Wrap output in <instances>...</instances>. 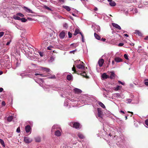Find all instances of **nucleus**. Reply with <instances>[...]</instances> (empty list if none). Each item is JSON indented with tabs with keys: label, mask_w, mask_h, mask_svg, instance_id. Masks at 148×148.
<instances>
[{
	"label": "nucleus",
	"mask_w": 148,
	"mask_h": 148,
	"mask_svg": "<svg viewBox=\"0 0 148 148\" xmlns=\"http://www.w3.org/2000/svg\"><path fill=\"white\" fill-rule=\"evenodd\" d=\"M70 125L75 129H79L81 127V126L79 123L78 122H71L70 124Z\"/></svg>",
	"instance_id": "1"
},
{
	"label": "nucleus",
	"mask_w": 148,
	"mask_h": 148,
	"mask_svg": "<svg viewBox=\"0 0 148 148\" xmlns=\"http://www.w3.org/2000/svg\"><path fill=\"white\" fill-rule=\"evenodd\" d=\"M84 65L85 64H84L82 62H81L80 64L77 65L76 66V67L78 69L83 70H84L85 68Z\"/></svg>",
	"instance_id": "2"
},
{
	"label": "nucleus",
	"mask_w": 148,
	"mask_h": 148,
	"mask_svg": "<svg viewBox=\"0 0 148 148\" xmlns=\"http://www.w3.org/2000/svg\"><path fill=\"white\" fill-rule=\"evenodd\" d=\"M32 141V139L28 137L25 136L24 137V141L26 143L29 144Z\"/></svg>",
	"instance_id": "3"
},
{
	"label": "nucleus",
	"mask_w": 148,
	"mask_h": 148,
	"mask_svg": "<svg viewBox=\"0 0 148 148\" xmlns=\"http://www.w3.org/2000/svg\"><path fill=\"white\" fill-rule=\"evenodd\" d=\"M98 112V115L99 117H101L102 115L103 114V112L101 110V108H97Z\"/></svg>",
	"instance_id": "4"
},
{
	"label": "nucleus",
	"mask_w": 148,
	"mask_h": 148,
	"mask_svg": "<svg viewBox=\"0 0 148 148\" xmlns=\"http://www.w3.org/2000/svg\"><path fill=\"white\" fill-rule=\"evenodd\" d=\"M23 8L27 12L31 13L32 14L34 13V12L32 10L24 6Z\"/></svg>",
	"instance_id": "5"
},
{
	"label": "nucleus",
	"mask_w": 148,
	"mask_h": 148,
	"mask_svg": "<svg viewBox=\"0 0 148 148\" xmlns=\"http://www.w3.org/2000/svg\"><path fill=\"white\" fill-rule=\"evenodd\" d=\"M111 73L110 76L109 77V78L111 79H114L116 77V75L113 71H111L110 72Z\"/></svg>",
	"instance_id": "6"
},
{
	"label": "nucleus",
	"mask_w": 148,
	"mask_h": 148,
	"mask_svg": "<svg viewBox=\"0 0 148 148\" xmlns=\"http://www.w3.org/2000/svg\"><path fill=\"white\" fill-rule=\"evenodd\" d=\"M104 62V60L103 59H99L98 61L99 65L100 67H101Z\"/></svg>",
	"instance_id": "7"
},
{
	"label": "nucleus",
	"mask_w": 148,
	"mask_h": 148,
	"mask_svg": "<svg viewBox=\"0 0 148 148\" xmlns=\"http://www.w3.org/2000/svg\"><path fill=\"white\" fill-rule=\"evenodd\" d=\"M112 25L113 27L117 29H118L119 30H121V27H120V26L117 24L114 23H112Z\"/></svg>",
	"instance_id": "8"
},
{
	"label": "nucleus",
	"mask_w": 148,
	"mask_h": 148,
	"mask_svg": "<svg viewBox=\"0 0 148 148\" xmlns=\"http://www.w3.org/2000/svg\"><path fill=\"white\" fill-rule=\"evenodd\" d=\"M74 91L75 93L79 94L82 93V91L78 88H75L74 89Z\"/></svg>",
	"instance_id": "9"
},
{
	"label": "nucleus",
	"mask_w": 148,
	"mask_h": 148,
	"mask_svg": "<svg viewBox=\"0 0 148 148\" xmlns=\"http://www.w3.org/2000/svg\"><path fill=\"white\" fill-rule=\"evenodd\" d=\"M114 60L117 62H123V60L119 57L115 58Z\"/></svg>",
	"instance_id": "10"
},
{
	"label": "nucleus",
	"mask_w": 148,
	"mask_h": 148,
	"mask_svg": "<svg viewBox=\"0 0 148 148\" xmlns=\"http://www.w3.org/2000/svg\"><path fill=\"white\" fill-rule=\"evenodd\" d=\"M25 130L27 133L30 132L31 130V127L29 125H27L25 127Z\"/></svg>",
	"instance_id": "11"
},
{
	"label": "nucleus",
	"mask_w": 148,
	"mask_h": 148,
	"mask_svg": "<svg viewBox=\"0 0 148 148\" xmlns=\"http://www.w3.org/2000/svg\"><path fill=\"white\" fill-rule=\"evenodd\" d=\"M65 32L62 31L60 34L59 36L61 38H63L65 36Z\"/></svg>",
	"instance_id": "12"
},
{
	"label": "nucleus",
	"mask_w": 148,
	"mask_h": 148,
	"mask_svg": "<svg viewBox=\"0 0 148 148\" xmlns=\"http://www.w3.org/2000/svg\"><path fill=\"white\" fill-rule=\"evenodd\" d=\"M101 77L103 79H106L109 78V76L106 75L105 73H103L102 74Z\"/></svg>",
	"instance_id": "13"
},
{
	"label": "nucleus",
	"mask_w": 148,
	"mask_h": 148,
	"mask_svg": "<svg viewBox=\"0 0 148 148\" xmlns=\"http://www.w3.org/2000/svg\"><path fill=\"white\" fill-rule=\"evenodd\" d=\"M79 75H80L81 76H82L84 77H85L86 78H88V77L86 75V74L85 71L83 72V73H80Z\"/></svg>",
	"instance_id": "14"
},
{
	"label": "nucleus",
	"mask_w": 148,
	"mask_h": 148,
	"mask_svg": "<svg viewBox=\"0 0 148 148\" xmlns=\"http://www.w3.org/2000/svg\"><path fill=\"white\" fill-rule=\"evenodd\" d=\"M55 134L56 136H61V133L59 130H58L55 132Z\"/></svg>",
	"instance_id": "15"
},
{
	"label": "nucleus",
	"mask_w": 148,
	"mask_h": 148,
	"mask_svg": "<svg viewBox=\"0 0 148 148\" xmlns=\"http://www.w3.org/2000/svg\"><path fill=\"white\" fill-rule=\"evenodd\" d=\"M72 70L74 71V73H76L78 75H79L80 74L79 73V72H78V70L77 71L76 70L75 67L74 66H73V67L72 68Z\"/></svg>",
	"instance_id": "16"
},
{
	"label": "nucleus",
	"mask_w": 148,
	"mask_h": 148,
	"mask_svg": "<svg viewBox=\"0 0 148 148\" xmlns=\"http://www.w3.org/2000/svg\"><path fill=\"white\" fill-rule=\"evenodd\" d=\"M13 18L14 19L16 20H20L21 19V18L16 15H14L13 16Z\"/></svg>",
	"instance_id": "17"
},
{
	"label": "nucleus",
	"mask_w": 148,
	"mask_h": 148,
	"mask_svg": "<svg viewBox=\"0 0 148 148\" xmlns=\"http://www.w3.org/2000/svg\"><path fill=\"white\" fill-rule=\"evenodd\" d=\"M94 36L95 38L98 40H100L101 39V37L99 36L96 33H94Z\"/></svg>",
	"instance_id": "18"
},
{
	"label": "nucleus",
	"mask_w": 148,
	"mask_h": 148,
	"mask_svg": "<svg viewBox=\"0 0 148 148\" xmlns=\"http://www.w3.org/2000/svg\"><path fill=\"white\" fill-rule=\"evenodd\" d=\"M98 104L100 106L103 108H105L106 107L105 105L102 102L100 101H99L98 102Z\"/></svg>",
	"instance_id": "19"
},
{
	"label": "nucleus",
	"mask_w": 148,
	"mask_h": 148,
	"mask_svg": "<svg viewBox=\"0 0 148 148\" xmlns=\"http://www.w3.org/2000/svg\"><path fill=\"white\" fill-rule=\"evenodd\" d=\"M63 7L64 8L68 11H69L71 10L69 6L66 5H64L63 6Z\"/></svg>",
	"instance_id": "20"
},
{
	"label": "nucleus",
	"mask_w": 148,
	"mask_h": 148,
	"mask_svg": "<svg viewBox=\"0 0 148 148\" xmlns=\"http://www.w3.org/2000/svg\"><path fill=\"white\" fill-rule=\"evenodd\" d=\"M134 33L137 34L138 36H142V34L138 30H136L135 31V32H134Z\"/></svg>",
	"instance_id": "21"
},
{
	"label": "nucleus",
	"mask_w": 148,
	"mask_h": 148,
	"mask_svg": "<svg viewBox=\"0 0 148 148\" xmlns=\"http://www.w3.org/2000/svg\"><path fill=\"white\" fill-rule=\"evenodd\" d=\"M77 135L80 138L83 139L84 138V135L81 133H78L77 134Z\"/></svg>",
	"instance_id": "22"
},
{
	"label": "nucleus",
	"mask_w": 148,
	"mask_h": 148,
	"mask_svg": "<svg viewBox=\"0 0 148 148\" xmlns=\"http://www.w3.org/2000/svg\"><path fill=\"white\" fill-rule=\"evenodd\" d=\"M110 5L112 6H114L116 5V3L114 1H110L109 3Z\"/></svg>",
	"instance_id": "23"
},
{
	"label": "nucleus",
	"mask_w": 148,
	"mask_h": 148,
	"mask_svg": "<svg viewBox=\"0 0 148 148\" xmlns=\"http://www.w3.org/2000/svg\"><path fill=\"white\" fill-rule=\"evenodd\" d=\"M79 30L78 29H76L73 34L74 35L76 36L77 34H79Z\"/></svg>",
	"instance_id": "24"
},
{
	"label": "nucleus",
	"mask_w": 148,
	"mask_h": 148,
	"mask_svg": "<svg viewBox=\"0 0 148 148\" xmlns=\"http://www.w3.org/2000/svg\"><path fill=\"white\" fill-rule=\"evenodd\" d=\"M13 118V117L12 116H10L8 117L7 119V120L9 122H10L12 121Z\"/></svg>",
	"instance_id": "25"
},
{
	"label": "nucleus",
	"mask_w": 148,
	"mask_h": 148,
	"mask_svg": "<svg viewBox=\"0 0 148 148\" xmlns=\"http://www.w3.org/2000/svg\"><path fill=\"white\" fill-rule=\"evenodd\" d=\"M35 141L36 142H39L41 141V138L40 137H38L35 138Z\"/></svg>",
	"instance_id": "26"
},
{
	"label": "nucleus",
	"mask_w": 148,
	"mask_h": 148,
	"mask_svg": "<svg viewBox=\"0 0 148 148\" xmlns=\"http://www.w3.org/2000/svg\"><path fill=\"white\" fill-rule=\"evenodd\" d=\"M42 70L45 71L47 72H49L50 71V69H49L44 67H42Z\"/></svg>",
	"instance_id": "27"
},
{
	"label": "nucleus",
	"mask_w": 148,
	"mask_h": 148,
	"mask_svg": "<svg viewBox=\"0 0 148 148\" xmlns=\"http://www.w3.org/2000/svg\"><path fill=\"white\" fill-rule=\"evenodd\" d=\"M66 78L67 80L70 81L72 79V76L71 75H68L67 76Z\"/></svg>",
	"instance_id": "28"
},
{
	"label": "nucleus",
	"mask_w": 148,
	"mask_h": 148,
	"mask_svg": "<svg viewBox=\"0 0 148 148\" xmlns=\"http://www.w3.org/2000/svg\"><path fill=\"white\" fill-rule=\"evenodd\" d=\"M0 143L3 146V147H5V145L4 141L1 139H0Z\"/></svg>",
	"instance_id": "29"
},
{
	"label": "nucleus",
	"mask_w": 148,
	"mask_h": 148,
	"mask_svg": "<svg viewBox=\"0 0 148 148\" xmlns=\"http://www.w3.org/2000/svg\"><path fill=\"white\" fill-rule=\"evenodd\" d=\"M17 16H19L20 17H23L24 16V15L22 13H18L16 14Z\"/></svg>",
	"instance_id": "30"
},
{
	"label": "nucleus",
	"mask_w": 148,
	"mask_h": 148,
	"mask_svg": "<svg viewBox=\"0 0 148 148\" xmlns=\"http://www.w3.org/2000/svg\"><path fill=\"white\" fill-rule=\"evenodd\" d=\"M20 20L22 22H25L27 21V19H26L24 18H21V19Z\"/></svg>",
	"instance_id": "31"
},
{
	"label": "nucleus",
	"mask_w": 148,
	"mask_h": 148,
	"mask_svg": "<svg viewBox=\"0 0 148 148\" xmlns=\"http://www.w3.org/2000/svg\"><path fill=\"white\" fill-rule=\"evenodd\" d=\"M44 8L46 9L52 11V9L51 8H49V7H47L46 5H44Z\"/></svg>",
	"instance_id": "32"
},
{
	"label": "nucleus",
	"mask_w": 148,
	"mask_h": 148,
	"mask_svg": "<svg viewBox=\"0 0 148 148\" xmlns=\"http://www.w3.org/2000/svg\"><path fill=\"white\" fill-rule=\"evenodd\" d=\"M54 47L52 46H49L47 47V49L49 50H52V48H53Z\"/></svg>",
	"instance_id": "33"
},
{
	"label": "nucleus",
	"mask_w": 148,
	"mask_h": 148,
	"mask_svg": "<svg viewBox=\"0 0 148 148\" xmlns=\"http://www.w3.org/2000/svg\"><path fill=\"white\" fill-rule=\"evenodd\" d=\"M124 58L127 60H128L129 59L128 57V56L127 54H125L124 55Z\"/></svg>",
	"instance_id": "34"
},
{
	"label": "nucleus",
	"mask_w": 148,
	"mask_h": 148,
	"mask_svg": "<svg viewBox=\"0 0 148 148\" xmlns=\"http://www.w3.org/2000/svg\"><path fill=\"white\" fill-rule=\"evenodd\" d=\"M68 34L69 37V38H71L72 37V34L71 33H70V32H69L68 33Z\"/></svg>",
	"instance_id": "35"
},
{
	"label": "nucleus",
	"mask_w": 148,
	"mask_h": 148,
	"mask_svg": "<svg viewBox=\"0 0 148 148\" xmlns=\"http://www.w3.org/2000/svg\"><path fill=\"white\" fill-rule=\"evenodd\" d=\"M4 34V32H0V38L2 37Z\"/></svg>",
	"instance_id": "36"
},
{
	"label": "nucleus",
	"mask_w": 148,
	"mask_h": 148,
	"mask_svg": "<svg viewBox=\"0 0 148 148\" xmlns=\"http://www.w3.org/2000/svg\"><path fill=\"white\" fill-rule=\"evenodd\" d=\"M120 87V86H117L116 88L115 89V90L116 91L118 90Z\"/></svg>",
	"instance_id": "37"
},
{
	"label": "nucleus",
	"mask_w": 148,
	"mask_h": 148,
	"mask_svg": "<svg viewBox=\"0 0 148 148\" xmlns=\"http://www.w3.org/2000/svg\"><path fill=\"white\" fill-rule=\"evenodd\" d=\"M40 75L42 77H44L45 76L43 75L42 74H40L38 73H35V76H37V75Z\"/></svg>",
	"instance_id": "38"
},
{
	"label": "nucleus",
	"mask_w": 148,
	"mask_h": 148,
	"mask_svg": "<svg viewBox=\"0 0 148 148\" xmlns=\"http://www.w3.org/2000/svg\"><path fill=\"white\" fill-rule=\"evenodd\" d=\"M127 103H130L131 102L132 100L130 99H127Z\"/></svg>",
	"instance_id": "39"
},
{
	"label": "nucleus",
	"mask_w": 148,
	"mask_h": 148,
	"mask_svg": "<svg viewBox=\"0 0 148 148\" xmlns=\"http://www.w3.org/2000/svg\"><path fill=\"white\" fill-rule=\"evenodd\" d=\"M82 41L83 42H84V36H83V35H82Z\"/></svg>",
	"instance_id": "40"
},
{
	"label": "nucleus",
	"mask_w": 148,
	"mask_h": 148,
	"mask_svg": "<svg viewBox=\"0 0 148 148\" xmlns=\"http://www.w3.org/2000/svg\"><path fill=\"white\" fill-rule=\"evenodd\" d=\"M20 127H18L16 130V132L18 133H19L20 132Z\"/></svg>",
	"instance_id": "41"
},
{
	"label": "nucleus",
	"mask_w": 148,
	"mask_h": 148,
	"mask_svg": "<svg viewBox=\"0 0 148 148\" xmlns=\"http://www.w3.org/2000/svg\"><path fill=\"white\" fill-rule=\"evenodd\" d=\"M63 27L67 28L68 27V25L66 23H65L63 25Z\"/></svg>",
	"instance_id": "42"
},
{
	"label": "nucleus",
	"mask_w": 148,
	"mask_h": 148,
	"mask_svg": "<svg viewBox=\"0 0 148 148\" xmlns=\"http://www.w3.org/2000/svg\"><path fill=\"white\" fill-rule=\"evenodd\" d=\"M145 123L146 125L148 126V119H147L145 121Z\"/></svg>",
	"instance_id": "43"
},
{
	"label": "nucleus",
	"mask_w": 148,
	"mask_h": 148,
	"mask_svg": "<svg viewBox=\"0 0 148 148\" xmlns=\"http://www.w3.org/2000/svg\"><path fill=\"white\" fill-rule=\"evenodd\" d=\"M1 105L3 106H5V103L4 101H3L1 103Z\"/></svg>",
	"instance_id": "44"
},
{
	"label": "nucleus",
	"mask_w": 148,
	"mask_h": 148,
	"mask_svg": "<svg viewBox=\"0 0 148 148\" xmlns=\"http://www.w3.org/2000/svg\"><path fill=\"white\" fill-rule=\"evenodd\" d=\"M124 44L123 43H120L119 44V47H121Z\"/></svg>",
	"instance_id": "45"
},
{
	"label": "nucleus",
	"mask_w": 148,
	"mask_h": 148,
	"mask_svg": "<svg viewBox=\"0 0 148 148\" xmlns=\"http://www.w3.org/2000/svg\"><path fill=\"white\" fill-rule=\"evenodd\" d=\"M75 51H76V50H73V51H70V53H73L74 54V52Z\"/></svg>",
	"instance_id": "46"
},
{
	"label": "nucleus",
	"mask_w": 148,
	"mask_h": 148,
	"mask_svg": "<svg viewBox=\"0 0 148 148\" xmlns=\"http://www.w3.org/2000/svg\"><path fill=\"white\" fill-rule=\"evenodd\" d=\"M101 40L102 41H105L106 40V39L105 38H102L101 39Z\"/></svg>",
	"instance_id": "47"
},
{
	"label": "nucleus",
	"mask_w": 148,
	"mask_h": 148,
	"mask_svg": "<svg viewBox=\"0 0 148 148\" xmlns=\"http://www.w3.org/2000/svg\"><path fill=\"white\" fill-rule=\"evenodd\" d=\"M11 41L10 40V41H9V42H7V43H6V45H8L10 44V42H11Z\"/></svg>",
	"instance_id": "48"
},
{
	"label": "nucleus",
	"mask_w": 148,
	"mask_h": 148,
	"mask_svg": "<svg viewBox=\"0 0 148 148\" xmlns=\"http://www.w3.org/2000/svg\"><path fill=\"white\" fill-rule=\"evenodd\" d=\"M55 127L54 126H53L52 128V130H51L52 131H53V130L55 129Z\"/></svg>",
	"instance_id": "49"
},
{
	"label": "nucleus",
	"mask_w": 148,
	"mask_h": 148,
	"mask_svg": "<svg viewBox=\"0 0 148 148\" xmlns=\"http://www.w3.org/2000/svg\"><path fill=\"white\" fill-rule=\"evenodd\" d=\"M50 78L55 79L56 78V76L55 75H53Z\"/></svg>",
	"instance_id": "50"
},
{
	"label": "nucleus",
	"mask_w": 148,
	"mask_h": 148,
	"mask_svg": "<svg viewBox=\"0 0 148 148\" xmlns=\"http://www.w3.org/2000/svg\"><path fill=\"white\" fill-rule=\"evenodd\" d=\"M145 84L146 86H148V82H145Z\"/></svg>",
	"instance_id": "51"
},
{
	"label": "nucleus",
	"mask_w": 148,
	"mask_h": 148,
	"mask_svg": "<svg viewBox=\"0 0 148 148\" xmlns=\"http://www.w3.org/2000/svg\"><path fill=\"white\" fill-rule=\"evenodd\" d=\"M3 90V89L2 88H0V92H1Z\"/></svg>",
	"instance_id": "52"
},
{
	"label": "nucleus",
	"mask_w": 148,
	"mask_h": 148,
	"mask_svg": "<svg viewBox=\"0 0 148 148\" xmlns=\"http://www.w3.org/2000/svg\"><path fill=\"white\" fill-rule=\"evenodd\" d=\"M148 39V36H146V37L144 38V40H147Z\"/></svg>",
	"instance_id": "53"
},
{
	"label": "nucleus",
	"mask_w": 148,
	"mask_h": 148,
	"mask_svg": "<svg viewBox=\"0 0 148 148\" xmlns=\"http://www.w3.org/2000/svg\"><path fill=\"white\" fill-rule=\"evenodd\" d=\"M27 19L29 20V21H32V19L31 18H29V17H28L27 18Z\"/></svg>",
	"instance_id": "54"
},
{
	"label": "nucleus",
	"mask_w": 148,
	"mask_h": 148,
	"mask_svg": "<svg viewBox=\"0 0 148 148\" xmlns=\"http://www.w3.org/2000/svg\"><path fill=\"white\" fill-rule=\"evenodd\" d=\"M39 54H40V55L41 56H43V54L42 53L40 52L39 53Z\"/></svg>",
	"instance_id": "55"
},
{
	"label": "nucleus",
	"mask_w": 148,
	"mask_h": 148,
	"mask_svg": "<svg viewBox=\"0 0 148 148\" xmlns=\"http://www.w3.org/2000/svg\"><path fill=\"white\" fill-rule=\"evenodd\" d=\"M94 10L95 11H97L98 10V9H97V7H95L94 8Z\"/></svg>",
	"instance_id": "56"
},
{
	"label": "nucleus",
	"mask_w": 148,
	"mask_h": 148,
	"mask_svg": "<svg viewBox=\"0 0 148 148\" xmlns=\"http://www.w3.org/2000/svg\"><path fill=\"white\" fill-rule=\"evenodd\" d=\"M124 35L125 36L127 37H128V36H129L127 34H124Z\"/></svg>",
	"instance_id": "57"
},
{
	"label": "nucleus",
	"mask_w": 148,
	"mask_h": 148,
	"mask_svg": "<svg viewBox=\"0 0 148 148\" xmlns=\"http://www.w3.org/2000/svg\"><path fill=\"white\" fill-rule=\"evenodd\" d=\"M119 83H120L123 85V84L120 81H119Z\"/></svg>",
	"instance_id": "58"
},
{
	"label": "nucleus",
	"mask_w": 148,
	"mask_h": 148,
	"mask_svg": "<svg viewBox=\"0 0 148 148\" xmlns=\"http://www.w3.org/2000/svg\"><path fill=\"white\" fill-rule=\"evenodd\" d=\"M120 112L121 113H123V114H124L125 113L123 111H122V110H121L120 111Z\"/></svg>",
	"instance_id": "59"
},
{
	"label": "nucleus",
	"mask_w": 148,
	"mask_h": 148,
	"mask_svg": "<svg viewBox=\"0 0 148 148\" xmlns=\"http://www.w3.org/2000/svg\"><path fill=\"white\" fill-rule=\"evenodd\" d=\"M3 73V71H0V75H2Z\"/></svg>",
	"instance_id": "60"
},
{
	"label": "nucleus",
	"mask_w": 148,
	"mask_h": 148,
	"mask_svg": "<svg viewBox=\"0 0 148 148\" xmlns=\"http://www.w3.org/2000/svg\"><path fill=\"white\" fill-rule=\"evenodd\" d=\"M114 60H113L112 62V64L113 65L114 64Z\"/></svg>",
	"instance_id": "61"
},
{
	"label": "nucleus",
	"mask_w": 148,
	"mask_h": 148,
	"mask_svg": "<svg viewBox=\"0 0 148 148\" xmlns=\"http://www.w3.org/2000/svg\"><path fill=\"white\" fill-rule=\"evenodd\" d=\"M79 34H80L81 36L82 35H83L82 33L81 32H79Z\"/></svg>",
	"instance_id": "62"
},
{
	"label": "nucleus",
	"mask_w": 148,
	"mask_h": 148,
	"mask_svg": "<svg viewBox=\"0 0 148 148\" xmlns=\"http://www.w3.org/2000/svg\"><path fill=\"white\" fill-rule=\"evenodd\" d=\"M112 0H108V1L110 2V1H112Z\"/></svg>",
	"instance_id": "63"
},
{
	"label": "nucleus",
	"mask_w": 148,
	"mask_h": 148,
	"mask_svg": "<svg viewBox=\"0 0 148 148\" xmlns=\"http://www.w3.org/2000/svg\"><path fill=\"white\" fill-rule=\"evenodd\" d=\"M125 120H127V117L126 116H125Z\"/></svg>",
	"instance_id": "64"
}]
</instances>
